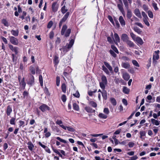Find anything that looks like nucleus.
<instances>
[{"instance_id": "f257e3e1", "label": "nucleus", "mask_w": 160, "mask_h": 160, "mask_svg": "<svg viewBox=\"0 0 160 160\" xmlns=\"http://www.w3.org/2000/svg\"><path fill=\"white\" fill-rule=\"evenodd\" d=\"M74 43V41H70L68 44L67 43L66 45L64 47L62 48H61L60 50L61 51L62 49L63 50V53L62 54H64L68 52L72 48Z\"/></svg>"}, {"instance_id": "f03ea898", "label": "nucleus", "mask_w": 160, "mask_h": 160, "mask_svg": "<svg viewBox=\"0 0 160 160\" xmlns=\"http://www.w3.org/2000/svg\"><path fill=\"white\" fill-rule=\"evenodd\" d=\"M125 7L127 9V16L128 19H131L132 16V12L131 10L128 9V2L127 0H122Z\"/></svg>"}, {"instance_id": "7ed1b4c3", "label": "nucleus", "mask_w": 160, "mask_h": 160, "mask_svg": "<svg viewBox=\"0 0 160 160\" xmlns=\"http://www.w3.org/2000/svg\"><path fill=\"white\" fill-rule=\"evenodd\" d=\"M67 26L66 25H63L61 32V34L62 35L65 34V36L66 37H68L69 36L71 32V29H68L66 30L65 33V30L67 29Z\"/></svg>"}, {"instance_id": "20e7f679", "label": "nucleus", "mask_w": 160, "mask_h": 160, "mask_svg": "<svg viewBox=\"0 0 160 160\" xmlns=\"http://www.w3.org/2000/svg\"><path fill=\"white\" fill-rule=\"evenodd\" d=\"M27 83L30 86H32L34 83V78L31 74L28 75V78L27 80Z\"/></svg>"}, {"instance_id": "39448f33", "label": "nucleus", "mask_w": 160, "mask_h": 160, "mask_svg": "<svg viewBox=\"0 0 160 160\" xmlns=\"http://www.w3.org/2000/svg\"><path fill=\"white\" fill-rule=\"evenodd\" d=\"M39 108L42 112H44L47 110H49L50 109V108L45 104H43L40 106L39 107Z\"/></svg>"}, {"instance_id": "423d86ee", "label": "nucleus", "mask_w": 160, "mask_h": 160, "mask_svg": "<svg viewBox=\"0 0 160 160\" xmlns=\"http://www.w3.org/2000/svg\"><path fill=\"white\" fill-rule=\"evenodd\" d=\"M58 8V5L57 2H54L52 3V9L53 12H57Z\"/></svg>"}, {"instance_id": "0eeeda50", "label": "nucleus", "mask_w": 160, "mask_h": 160, "mask_svg": "<svg viewBox=\"0 0 160 160\" xmlns=\"http://www.w3.org/2000/svg\"><path fill=\"white\" fill-rule=\"evenodd\" d=\"M159 51V50H158L157 51H155V52L154 53L153 56V61L154 62L156 60H157L159 59V56L158 55V53Z\"/></svg>"}, {"instance_id": "6e6552de", "label": "nucleus", "mask_w": 160, "mask_h": 160, "mask_svg": "<svg viewBox=\"0 0 160 160\" xmlns=\"http://www.w3.org/2000/svg\"><path fill=\"white\" fill-rule=\"evenodd\" d=\"M122 77L126 81H128L130 78L129 74L126 72H122Z\"/></svg>"}, {"instance_id": "1a4fd4ad", "label": "nucleus", "mask_w": 160, "mask_h": 160, "mask_svg": "<svg viewBox=\"0 0 160 160\" xmlns=\"http://www.w3.org/2000/svg\"><path fill=\"white\" fill-rule=\"evenodd\" d=\"M134 14L138 18H142V16L138 8H136L134 11Z\"/></svg>"}, {"instance_id": "9d476101", "label": "nucleus", "mask_w": 160, "mask_h": 160, "mask_svg": "<svg viewBox=\"0 0 160 160\" xmlns=\"http://www.w3.org/2000/svg\"><path fill=\"white\" fill-rule=\"evenodd\" d=\"M119 20L122 27H124L126 24L125 21L122 16H120L119 18Z\"/></svg>"}, {"instance_id": "9b49d317", "label": "nucleus", "mask_w": 160, "mask_h": 160, "mask_svg": "<svg viewBox=\"0 0 160 160\" xmlns=\"http://www.w3.org/2000/svg\"><path fill=\"white\" fill-rule=\"evenodd\" d=\"M121 66L122 67L125 69H128L130 67L129 63L128 62H122Z\"/></svg>"}, {"instance_id": "f8f14e48", "label": "nucleus", "mask_w": 160, "mask_h": 160, "mask_svg": "<svg viewBox=\"0 0 160 160\" xmlns=\"http://www.w3.org/2000/svg\"><path fill=\"white\" fill-rule=\"evenodd\" d=\"M27 144L28 145V148L29 150L31 151H32L33 150V148L34 147L33 144L31 141L28 142Z\"/></svg>"}, {"instance_id": "ddd939ff", "label": "nucleus", "mask_w": 160, "mask_h": 160, "mask_svg": "<svg viewBox=\"0 0 160 160\" xmlns=\"http://www.w3.org/2000/svg\"><path fill=\"white\" fill-rule=\"evenodd\" d=\"M85 110L88 112H94L95 111L94 110H93L92 108L89 107H86L85 108Z\"/></svg>"}, {"instance_id": "4468645a", "label": "nucleus", "mask_w": 160, "mask_h": 160, "mask_svg": "<svg viewBox=\"0 0 160 160\" xmlns=\"http://www.w3.org/2000/svg\"><path fill=\"white\" fill-rule=\"evenodd\" d=\"M122 91L124 93L128 94L130 92V89L124 86L123 88Z\"/></svg>"}, {"instance_id": "2eb2a0df", "label": "nucleus", "mask_w": 160, "mask_h": 160, "mask_svg": "<svg viewBox=\"0 0 160 160\" xmlns=\"http://www.w3.org/2000/svg\"><path fill=\"white\" fill-rule=\"evenodd\" d=\"M130 34L133 40H135V39H136V40H142V39L140 37H137L136 38V35L132 32H131Z\"/></svg>"}, {"instance_id": "dca6fc26", "label": "nucleus", "mask_w": 160, "mask_h": 160, "mask_svg": "<svg viewBox=\"0 0 160 160\" xmlns=\"http://www.w3.org/2000/svg\"><path fill=\"white\" fill-rule=\"evenodd\" d=\"M102 94L103 98L105 100H106L107 98V94L106 91L103 90L102 92Z\"/></svg>"}, {"instance_id": "f3484780", "label": "nucleus", "mask_w": 160, "mask_h": 160, "mask_svg": "<svg viewBox=\"0 0 160 160\" xmlns=\"http://www.w3.org/2000/svg\"><path fill=\"white\" fill-rule=\"evenodd\" d=\"M111 36L113 38V40H120V38L118 35L116 33H115L114 34V38H113V35L112 32L111 33Z\"/></svg>"}, {"instance_id": "a211bd4d", "label": "nucleus", "mask_w": 160, "mask_h": 160, "mask_svg": "<svg viewBox=\"0 0 160 160\" xmlns=\"http://www.w3.org/2000/svg\"><path fill=\"white\" fill-rule=\"evenodd\" d=\"M12 112V109L11 107L9 105L7 107L6 111L7 114L8 116H9Z\"/></svg>"}, {"instance_id": "6ab92c4d", "label": "nucleus", "mask_w": 160, "mask_h": 160, "mask_svg": "<svg viewBox=\"0 0 160 160\" xmlns=\"http://www.w3.org/2000/svg\"><path fill=\"white\" fill-rule=\"evenodd\" d=\"M151 121L153 125H155L156 126H158L159 124V122L158 121L154 119H151Z\"/></svg>"}, {"instance_id": "aec40b11", "label": "nucleus", "mask_w": 160, "mask_h": 160, "mask_svg": "<svg viewBox=\"0 0 160 160\" xmlns=\"http://www.w3.org/2000/svg\"><path fill=\"white\" fill-rule=\"evenodd\" d=\"M104 64L110 72L112 71V68L108 62H104Z\"/></svg>"}, {"instance_id": "412c9836", "label": "nucleus", "mask_w": 160, "mask_h": 160, "mask_svg": "<svg viewBox=\"0 0 160 160\" xmlns=\"http://www.w3.org/2000/svg\"><path fill=\"white\" fill-rule=\"evenodd\" d=\"M101 80L102 82H102L104 84H107V78L104 75L102 76L101 78Z\"/></svg>"}, {"instance_id": "4be33fe9", "label": "nucleus", "mask_w": 160, "mask_h": 160, "mask_svg": "<svg viewBox=\"0 0 160 160\" xmlns=\"http://www.w3.org/2000/svg\"><path fill=\"white\" fill-rule=\"evenodd\" d=\"M89 104L94 108H96L97 106V103L93 101H89Z\"/></svg>"}, {"instance_id": "5701e85b", "label": "nucleus", "mask_w": 160, "mask_h": 160, "mask_svg": "<svg viewBox=\"0 0 160 160\" xmlns=\"http://www.w3.org/2000/svg\"><path fill=\"white\" fill-rule=\"evenodd\" d=\"M119 9V10L120 11H123V10H124L123 8V5L122 3H118V4L117 5Z\"/></svg>"}, {"instance_id": "b1692460", "label": "nucleus", "mask_w": 160, "mask_h": 160, "mask_svg": "<svg viewBox=\"0 0 160 160\" xmlns=\"http://www.w3.org/2000/svg\"><path fill=\"white\" fill-rule=\"evenodd\" d=\"M2 23L5 26L8 27L9 25V24L8 22L5 19H3L2 20Z\"/></svg>"}, {"instance_id": "393cba45", "label": "nucleus", "mask_w": 160, "mask_h": 160, "mask_svg": "<svg viewBox=\"0 0 160 160\" xmlns=\"http://www.w3.org/2000/svg\"><path fill=\"white\" fill-rule=\"evenodd\" d=\"M110 102L111 103L113 106H115L117 104V102L115 99L114 98H111L110 99Z\"/></svg>"}, {"instance_id": "a878e982", "label": "nucleus", "mask_w": 160, "mask_h": 160, "mask_svg": "<svg viewBox=\"0 0 160 160\" xmlns=\"http://www.w3.org/2000/svg\"><path fill=\"white\" fill-rule=\"evenodd\" d=\"M73 109L77 111H78L79 110V107L78 105H77L76 103H74L73 104Z\"/></svg>"}, {"instance_id": "bb28decb", "label": "nucleus", "mask_w": 160, "mask_h": 160, "mask_svg": "<svg viewBox=\"0 0 160 160\" xmlns=\"http://www.w3.org/2000/svg\"><path fill=\"white\" fill-rule=\"evenodd\" d=\"M126 41V42L127 44L130 47H134V43L132 42L131 41Z\"/></svg>"}, {"instance_id": "cd10ccee", "label": "nucleus", "mask_w": 160, "mask_h": 160, "mask_svg": "<svg viewBox=\"0 0 160 160\" xmlns=\"http://www.w3.org/2000/svg\"><path fill=\"white\" fill-rule=\"evenodd\" d=\"M128 36L126 34H123L121 36V39L122 40H127L128 39Z\"/></svg>"}, {"instance_id": "c85d7f7f", "label": "nucleus", "mask_w": 160, "mask_h": 160, "mask_svg": "<svg viewBox=\"0 0 160 160\" xmlns=\"http://www.w3.org/2000/svg\"><path fill=\"white\" fill-rule=\"evenodd\" d=\"M102 70L107 74L109 75L110 72L104 66H102Z\"/></svg>"}, {"instance_id": "c756f323", "label": "nucleus", "mask_w": 160, "mask_h": 160, "mask_svg": "<svg viewBox=\"0 0 160 160\" xmlns=\"http://www.w3.org/2000/svg\"><path fill=\"white\" fill-rule=\"evenodd\" d=\"M99 117L102 119H106L107 118V116L102 113H100L98 114Z\"/></svg>"}, {"instance_id": "7c9ffc66", "label": "nucleus", "mask_w": 160, "mask_h": 160, "mask_svg": "<svg viewBox=\"0 0 160 160\" xmlns=\"http://www.w3.org/2000/svg\"><path fill=\"white\" fill-rule=\"evenodd\" d=\"M20 84L23 87L24 89L25 88L26 83L25 82V78H22V81L20 82Z\"/></svg>"}, {"instance_id": "2f4dec72", "label": "nucleus", "mask_w": 160, "mask_h": 160, "mask_svg": "<svg viewBox=\"0 0 160 160\" xmlns=\"http://www.w3.org/2000/svg\"><path fill=\"white\" fill-rule=\"evenodd\" d=\"M148 17H147V18H143V21L144 22L145 24L147 25V26H149L150 25V24L149 22L148 21Z\"/></svg>"}, {"instance_id": "473e14b6", "label": "nucleus", "mask_w": 160, "mask_h": 160, "mask_svg": "<svg viewBox=\"0 0 160 160\" xmlns=\"http://www.w3.org/2000/svg\"><path fill=\"white\" fill-rule=\"evenodd\" d=\"M53 61L55 65H57L59 62L58 57L57 56L54 57Z\"/></svg>"}, {"instance_id": "72a5a7b5", "label": "nucleus", "mask_w": 160, "mask_h": 160, "mask_svg": "<svg viewBox=\"0 0 160 160\" xmlns=\"http://www.w3.org/2000/svg\"><path fill=\"white\" fill-rule=\"evenodd\" d=\"M111 48H112V49L113 50H112L113 51H114L116 53L118 54L119 53V52L117 49V48L114 45H112L111 46Z\"/></svg>"}, {"instance_id": "f704fd0d", "label": "nucleus", "mask_w": 160, "mask_h": 160, "mask_svg": "<svg viewBox=\"0 0 160 160\" xmlns=\"http://www.w3.org/2000/svg\"><path fill=\"white\" fill-rule=\"evenodd\" d=\"M68 11V9L66 8L65 6H63L61 8V12L63 14L66 13Z\"/></svg>"}, {"instance_id": "c9c22d12", "label": "nucleus", "mask_w": 160, "mask_h": 160, "mask_svg": "<svg viewBox=\"0 0 160 160\" xmlns=\"http://www.w3.org/2000/svg\"><path fill=\"white\" fill-rule=\"evenodd\" d=\"M66 20V19H65L63 17V18L61 19L60 22L59 24V26L60 28H61V26H62L63 23L65 22V21Z\"/></svg>"}, {"instance_id": "e433bc0d", "label": "nucleus", "mask_w": 160, "mask_h": 160, "mask_svg": "<svg viewBox=\"0 0 160 160\" xmlns=\"http://www.w3.org/2000/svg\"><path fill=\"white\" fill-rule=\"evenodd\" d=\"M62 90L64 93H65L66 92V86L65 84L63 83L61 87Z\"/></svg>"}, {"instance_id": "4c0bfd02", "label": "nucleus", "mask_w": 160, "mask_h": 160, "mask_svg": "<svg viewBox=\"0 0 160 160\" xmlns=\"http://www.w3.org/2000/svg\"><path fill=\"white\" fill-rule=\"evenodd\" d=\"M39 81L41 86H43V82L42 76L41 75H40L39 77Z\"/></svg>"}, {"instance_id": "58836bf2", "label": "nucleus", "mask_w": 160, "mask_h": 160, "mask_svg": "<svg viewBox=\"0 0 160 160\" xmlns=\"http://www.w3.org/2000/svg\"><path fill=\"white\" fill-rule=\"evenodd\" d=\"M30 70L32 74H35V70L33 66H31L30 67Z\"/></svg>"}, {"instance_id": "ea45409f", "label": "nucleus", "mask_w": 160, "mask_h": 160, "mask_svg": "<svg viewBox=\"0 0 160 160\" xmlns=\"http://www.w3.org/2000/svg\"><path fill=\"white\" fill-rule=\"evenodd\" d=\"M152 6L155 10H157L158 9V8L157 7V4L153 1L152 3Z\"/></svg>"}, {"instance_id": "a19ab883", "label": "nucleus", "mask_w": 160, "mask_h": 160, "mask_svg": "<svg viewBox=\"0 0 160 160\" xmlns=\"http://www.w3.org/2000/svg\"><path fill=\"white\" fill-rule=\"evenodd\" d=\"M53 24V22L52 21H50L48 23L47 25V28H50Z\"/></svg>"}, {"instance_id": "79ce46f5", "label": "nucleus", "mask_w": 160, "mask_h": 160, "mask_svg": "<svg viewBox=\"0 0 160 160\" xmlns=\"http://www.w3.org/2000/svg\"><path fill=\"white\" fill-rule=\"evenodd\" d=\"M109 52L111 55L114 58H116L117 57V55L115 54L114 52L112 50H109Z\"/></svg>"}, {"instance_id": "37998d69", "label": "nucleus", "mask_w": 160, "mask_h": 160, "mask_svg": "<svg viewBox=\"0 0 160 160\" xmlns=\"http://www.w3.org/2000/svg\"><path fill=\"white\" fill-rule=\"evenodd\" d=\"M56 139L57 140H59L60 142H63L64 143H66L67 142V141L66 140L61 138L59 137H57L56 138Z\"/></svg>"}, {"instance_id": "c03bdc74", "label": "nucleus", "mask_w": 160, "mask_h": 160, "mask_svg": "<svg viewBox=\"0 0 160 160\" xmlns=\"http://www.w3.org/2000/svg\"><path fill=\"white\" fill-rule=\"evenodd\" d=\"M11 33L13 35L17 36L18 35V32L17 30H12L11 31Z\"/></svg>"}, {"instance_id": "a18cd8bd", "label": "nucleus", "mask_w": 160, "mask_h": 160, "mask_svg": "<svg viewBox=\"0 0 160 160\" xmlns=\"http://www.w3.org/2000/svg\"><path fill=\"white\" fill-rule=\"evenodd\" d=\"M100 87L101 88H102V89L103 90L105 88V85H106L107 84H104L102 82H100Z\"/></svg>"}, {"instance_id": "49530a36", "label": "nucleus", "mask_w": 160, "mask_h": 160, "mask_svg": "<svg viewBox=\"0 0 160 160\" xmlns=\"http://www.w3.org/2000/svg\"><path fill=\"white\" fill-rule=\"evenodd\" d=\"M132 63L135 66L139 67V65L138 62L135 60H132Z\"/></svg>"}, {"instance_id": "de8ad7c7", "label": "nucleus", "mask_w": 160, "mask_h": 160, "mask_svg": "<svg viewBox=\"0 0 160 160\" xmlns=\"http://www.w3.org/2000/svg\"><path fill=\"white\" fill-rule=\"evenodd\" d=\"M148 13L149 17L151 18H152L153 16L152 12L150 11H148Z\"/></svg>"}, {"instance_id": "09e8293b", "label": "nucleus", "mask_w": 160, "mask_h": 160, "mask_svg": "<svg viewBox=\"0 0 160 160\" xmlns=\"http://www.w3.org/2000/svg\"><path fill=\"white\" fill-rule=\"evenodd\" d=\"M108 18L109 20V21H110V22L112 23V24H113V25H114V22L113 21V19L112 17L110 16H108Z\"/></svg>"}, {"instance_id": "8fccbe9b", "label": "nucleus", "mask_w": 160, "mask_h": 160, "mask_svg": "<svg viewBox=\"0 0 160 160\" xmlns=\"http://www.w3.org/2000/svg\"><path fill=\"white\" fill-rule=\"evenodd\" d=\"M15 118H12L10 121V123L12 125H14Z\"/></svg>"}, {"instance_id": "3c124183", "label": "nucleus", "mask_w": 160, "mask_h": 160, "mask_svg": "<svg viewBox=\"0 0 160 160\" xmlns=\"http://www.w3.org/2000/svg\"><path fill=\"white\" fill-rule=\"evenodd\" d=\"M104 112L107 114H108L109 113V111L108 108H105L103 110Z\"/></svg>"}, {"instance_id": "603ef678", "label": "nucleus", "mask_w": 160, "mask_h": 160, "mask_svg": "<svg viewBox=\"0 0 160 160\" xmlns=\"http://www.w3.org/2000/svg\"><path fill=\"white\" fill-rule=\"evenodd\" d=\"M73 95L74 97L77 98H79L80 96L79 93L78 91H77L76 93L73 94Z\"/></svg>"}, {"instance_id": "864d4df0", "label": "nucleus", "mask_w": 160, "mask_h": 160, "mask_svg": "<svg viewBox=\"0 0 160 160\" xmlns=\"http://www.w3.org/2000/svg\"><path fill=\"white\" fill-rule=\"evenodd\" d=\"M140 138H142V137L145 136L146 132L145 131H141L140 132Z\"/></svg>"}, {"instance_id": "5fc2aeb1", "label": "nucleus", "mask_w": 160, "mask_h": 160, "mask_svg": "<svg viewBox=\"0 0 160 160\" xmlns=\"http://www.w3.org/2000/svg\"><path fill=\"white\" fill-rule=\"evenodd\" d=\"M61 99L62 101L63 102H65L66 100V97L65 95H63L61 97Z\"/></svg>"}, {"instance_id": "6e6d98bb", "label": "nucleus", "mask_w": 160, "mask_h": 160, "mask_svg": "<svg viewBox=\"0 0 160 160\" xmlns=\"http://www.w3.org/2000/svg\"><path fill=\"white\" fill-rule=\"evenodd\" d=\"M67 129L69 131L72 132H74L75 131V129H74V128L71 127H67Z\"/></svg>"}, {"instance_id": "4d7b16f0", "label": "nucleus", "mask_w": 160, "mask_h": 160, "mask_svg": "<svg viewBox=\"0 0 160 160\" xmlns=\"http://www.w3.org/2000/svg\"><path fill=\"white\" fill-rule=\"evenodd\" d=\"M97 91V90H94L93 91H89L88 92V95L90 96H92L93 94V93H95Z\"/></svg>"}, {"instance_id": "13d9d810", "label": "nucleus", "mask_w": 160, "mask_h": 160, "mask_svg": "<svg viewBox=\"0 0 160 160\" xmlns=\"http://www.w3.org/2000/svg\"><path fill=\"white\" fill-rule=\"evenodd\" d=\"M134 31L138 33H140L141 31L140 29L138 27H135L134 28Z\"/></svg>"}, {"instance_id": "bf43d9fd", "label": "nucleus", "mask_w": 160, "mask_h": 160, "mask_svg": "<svg viewBox=\"0 0 160 160\" xmlns=\"http://www.w3.org/2000/svg\"><path fill=\"white\" fill-rule=\"evenodd\" d=\"M69 14L70 13L69 12H67L66 13V14L64 15V16L63 17V18H64L66 20H67L69 15Z\"/></svg>"}, {"instance_id": "052dcab7", "label": "nucleus", "mask_w": 160, "mask_h": 160, "mask_svg": "<svg viewBox=\"0 0 160 160\" xmlns=\"http://www.w3.org/2000/svg\"><path fill=\"white\" fill-rule=\"evenodd\" d=\"M130 19L131 22H133L134 21H138V19L135 16H133L132 18H131Z\"/></svg>"}, {"instance_id": "680f3d73", "label": "nucleus", "mask_w": 160, "mask_h": 160, "mask_svg": "<svg viewBox=\"0 0 160 160\" xmlns=\"http://www.w3.org/2000/svg\"><path fill=\"white\" fill-rule=\"evenodd\" d=\"M28 95V93L27 92L25 91L23 92V96L24 98L27 97Z\"/></svg>"}, {"instance_id": "e2e57ef3", "label": "nucleus", "mask_w": 160, "mask_h": 160, "mask_svg": "<svg viewBox=\"0 0 160 160\" xmlns=\"http://www.w3.org/2000/svg\"><path fill=\"white\" fill-rule=\"evenodd\" d=\"M60 78L58 77H57V79H56V84L57 86H59V85L60 83Z\"/></svg>"}, {"instance_id": "0e129e2a", "label": "nucleus", "mask_w": 160, "mask_h": 160, "mask_svg": "<svg viewBox=\"0 0 160 160\" xmlns=\"http://www.w3.org/2000/svg\"><path fill=\"white\" fill-rule=\"evenodd\" d=\"M54 32L53 31H51L49 33V37L52 39L54 36Z\"/></svg>"}, {"instance_id": "69168bd1", "label": "nucleus", "mask_w": 160, "mask_h": 160, "mask_svg": "<svg viewBox=\"0 0 160 160\" xmlns=\"http://www.w3.org/2000/svg\"><path fill=\"white\" fill-rule=\"evenodd\" d=\"M128 146L130 148H132L133 147L134 145V143L132 142H129L128 143Z\"/></svg>"}, {"instance_id": "338daca9", "label": "nucleus", "mask_w": 160, "mask_h": 160, "mask_svg": "<svg viewBox=\"0 0 160 160\" xmlns=\"http://www.w3.org/2000/svg\"><path fill=\"white\" fill-rule=\"evenodd\" d=\"M122 59L125 61H129L130 60V59L127 57L126 56H123L122 57Z\"/></svg>"}, {"instance_id": "774afa93", "label": "nucleus", "mask_w": 160, "mask_h": 160, "mask_svg": "<svg viewBox=\"0 0 160 160\" xmlns=\"http://www.w3.org/2000/svg\"><path fill=\"white\" fill-rule=\"evenodd\" d=\"M138 158V157L136 156H134L131 158V159L129 160H135Z\"/></svg>"}]
</instances>
